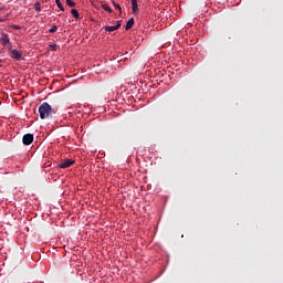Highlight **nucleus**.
<instances>
[{
  "instance_id": "obj_9",
  "label": "nucleus",
  "mask_w": 283,
  "mask_h": 283,
  "mask_svg": "<svg viewBox=\"0 0 283 283\" xmlns=\"http://www.w3.org/2000/svg\"><path fill=\"white\" fill-rule=\"evenodd\" d=\"M132 10L134 14L138 13V2H132Z\"/></svg>"
},
{
  "instance_id": "obj_1",
  "label": "nucleus",
  "mask_w": 283,
  "mask_h": 283,
  "mask_svg": "<svg viewBox=\"0 0 283 283\" xmlns=\"http://www.w3.org/2000/svg\"><path fill=\"white\" fill-rule=\"evenodd\" d=\"M39 114L41 120H45V118H50L52 116V106L46 102L42 103L39 107Z\"/></svg>"
},
{
  "instance_id": "obj_15",
  "label": "nucleus",
  "mask_w": 283,
  "mask_h": 283,
  "mask_svg": "<svg viewBox=\"0 0 283 283\" xmlns=\"http://www.w3.org/2000/svg\"><path fill=\"white\" fill-rule=\"evenodd\" d=\"M56 30H59V28L54 24L50 30V34H54V32H56Z\"/></svg>"
},
{
  "instance_id": "obj_16",
  "label": "nucleus",
  "mask_w": 283,
  "mask_h": 283,
  "mask_svg": "<svg viewBox=\"0 0 283 283\" xmlns=\"http://www.w3.org/2000/svg\"><path fill=\"white\" fill-rule=\"evenodd\" d=\"M50 48L53 52H56V44H50Z\"/></svg>"
},
{
  "instance_id": "obj_7",
  "label": "nucleus",
  "mask_w": 283,
  "mask_h": 283,
  "mask_svg": "<svg viewBox=\"0 0 283 283\" xmlns=\"http://www.w3.org/2000/svg\"><path fill=\"white\" fill-rule=\"evenodd\" d=\"M132 28H134V18H130L126 25H125V30H132Z\"/></svg>"
},
{
  "instance_id": "obj_17",
  "label": "nucleus",
  "mask_w": 283,
  "mask_h": 283,
  "mask_svg": "<svg viewBox=\"0 0 283 283\" xmlns=\"http://www.w3.org/2000/svg\"><path fill=\"white\" fill-rule=\"evenodd\" d=\"M12 29H13V30H21V27L14 24V25H12Z\"/></svg>"
},
{
  "instance_id": "obj_2",
  "label": "nucleus",
  "mask_w": 283,
  "mask_h": 283,
  "mask_svg": "<svg viewBox=\"0 0 283 283\" xmlns=\"http://www.w3.org/2000/svg\"><path fill=\"white\" fill-rule=\"evenodd\" d=\"M75 161L73 159H64L63 161L60 163L59 167L60 169H69V167H72Z\"/></svg>"
},
{
  "instance_id": "obj_11",
  "label": "nucleus",
  "mask_w": 283,
  "mask_h": 283,
  "mask_svg": "<svg viewBox=\"0 0 283 283\" xmlns=\"http://www.w3.org/2000/svg\"><path fill=\"white\" fill-rule=\"evenodd\" d=\"M114 8L118 10L119 12H123V9L120 8V4L116 3V1H112Z\"/></svg>"
},
{
  "instance_id": "obj_12",
  "label": "nucleus",
  "mask_w": 283,
  "mask_h": 283,
  "mask_svg": "<svg viewBox=\"0 0 283 283\" xmlns=\"http://www.w3.org/2000/svg\"><path fill=\"white\" fill-rule=\"evenodd\" d=\"M66 6H69L70 8H74V6H76V2H74L73 0H66Z\"/></svg>"
},
{
  "instance_id": "obj_6",
  "label": "nucleus",
  "mask_w": 283,
  "mask_h": 283,
  "mask_svg": "<svg viewBox=\"0 0 283 283\" xmlns=\"http://www.w3.org/2000/svg\"><path fill=\"white\" fill-rule=\"evenodd\" d=\"M0 43L1 45H8V43H10V38H8V34L1 33Z\"/></svg>"
},
{
  "instance_id": "obj_10",
  "label": "nucleus",
  "mask_w": 283,
  "mask_h": 283,
  "mask_svg": "<svg viewBox=\"0 0 283 283\" xmlns=\"http://www.w3.org/2000/svg\"><path fill=\"white\" fill-rule=\"evenodd\" d=\"M57 8L62 11L65 12V8L63 7V3H61V0H55Z\"/></svg>"
},
{
  "instance_id": "obj_13",
  "label": "nucleus",
  "mask_w": 283,
  "mask_h": 283,
  "mask_svg": "<svg viewBox=\"0 0 283 283\" xmlns=\"http://www.w3.org/2000/svg\"><path fill=\"white\" fill-rule=\"evenodd\" d=\"M34 8H35L36 12H41V2H35Z\"/></svg>"
},
{
  "instance_id": "obj_14",
  "label": "nucleus",
  "mask_w": 283,
  "mask_h": 283,
  "mask_svg": "<svg viewBox=\"0 0 283 283\" xmlns=\"http://www.w3.org/2000/svg\"><path fill=\"white\" fill-rule=\"evenodd\" d=\"M102 8L105 10V12H112V9L107 4H102Z\"/></svg>"
},
{
  "instance_id": "obj_5",
  "label": "nucleus",
  "mask_w": 283,
  "mask_h": 283,
  "mask_svg": "<svg viewBox=\"0 0 283 283\" xmlns=\"http://www.w3.org/2000/svg\"><path fill=\"white\" fill-rule=\"evenodd\" d=\"M11 59H14L15 61H21L23 59V53H21L19 50L13 49L10 54Z\"/></svg>"
},
{
  "instance_id": "obj_8",
  "label": "nucleus",
  "mask_w": 283,
  "mask_h": 283,
  "mask_svg": "<svg viewBox=\"0 0 283 283\" xmlns=\"http://www.w3.org/2000/svg\"><path fill=\"white\" fill-rule=\"evenodd\" d=\"M71 14L74 19H81V15L78 14V10L72 9Z\"/></svg>"
},
{
  "instance_id": "obj_3",
  "label": "nucleus",
  "mask_w": 283,
  "mask_h": 283,
  "mask_svg": "<svg viewBox=\"0 0 283 283\" xmlns=\"http://www.w3.org/2000/svg\"><path fill=\"white\" fill-rule=\"evenodd\" d=\"M22 143L23 145H32V143H34V135L32 134H25L22 137Z\"/></svg>"
},
{
  "instance_id": "obj_18",
  "label": "nucleus",
  "mask_w": 283,
  "mask_h": 283,
  "mask_svg": "<svg viewBox=\"0 0 283 283\" xmlns=\"http://www.w3.org/2000/svg\"><path fill=\"white\" fill-rule=\"evenodd\" d=\"M138 0H130V3H136Z\"/></svg>"
},
{
  "instance_id": "obj_4",
  "label": "nucleus",
  "mask_w": 283,
  "mask_h": 283,
  "mask_svg": "<svg viewBox=\"0 0 283 283\" xmlns=\"http://www.w3.org/2000/svg\"><path fill=\"white\" fill-rule=\"evenodd\" d=\"M122 23H123V20H119V21L116 22V25L104 27L103 30H105V32H116V30H118L120 28Z\"/></svg>"
}]
</instances>
